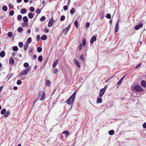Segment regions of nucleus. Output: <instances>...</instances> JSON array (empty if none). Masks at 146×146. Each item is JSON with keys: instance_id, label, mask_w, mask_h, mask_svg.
<instances>
[{"instance_id": "obj_41", "label": "nucleus", "mask_w": 146, "mask_h": 146, "mask_svg": "<svg viewBox=\"0 0 146 146\" xmlns=\"http://www.w3.org/2000/svg\"><path fill=\"white\" fill-rule=\"evenodd\" d=\"M14 11L13 10H12L9 12V14L11 16H13L14 15Z\"/></svg>"}, {"instance_id": "obj_62", "label": "nucleus", "mask_w": 146, "mask_h": 146, "mask_svg": "<svg viewBox=\"0 0 146 146\" xmlns=\"http://www.w3.org/2000/svg\"><path fill=\"white\" fill-rule=\"evenodd\" d=\"M143 127L144 128H146V123H145L143 125Z\"/></svg>"}, {"instance_id": "obj_2", "label": "nucleus", "mask_w": 146, "mask_h": 146, "mask_svg": "<svg viewBox=\"0 0 146 146\" xmlns=\"http://www.w3.org/2000/svg\"><path fill=\"white\" fill-rule=\"evenodd\" d=\"M74 100V98L70 96L66 101V103L69 105L71 104L72 103Z\"/></svg>"}, {"instance_id": "obj_58", "label": "nucleus", "mask_w": 146, "mask_h": 146, "mask_svg": "<svg viewBox=\"0 0 146 146\" xmlns=\"http://www.w3.org/2000/svg\"><path fill=\"white\" fill-rule=\"evenodd\" d=\"M39 30V28H38L37 27H36V28H35V31L36 32H38Z\"/></svg>"}, {"instance_id": "obj_30", "label": "nucleus", "mask_w": 146, "mask_h": 146, "mask_svg": "<svg viewBox=\"0 0 146 146\" xmlns=\"http://www.w3.org/2000/svg\"><path fill=\"white\" fill-rule=\"evenodd\" d=\"M28 25V23H27V22H24L22 24V27H25L27 26Z\"/></svg>"}, {"instance_id": "obj_32", "label": "nucleus", "mask_w": 146, "mask_h": 146, "mask_svg": "<svg viewBox=\"0 0 146 146\" xmlns=\"http://www.w3.org/2000/svg\"><path fill=\"white\" fill-rule=\"evenodd\" d=\"M62 134H65L66 136H67L69 134V132L68 131H64Z\"/></svg>"}, {"instance_id": "obj_8", "label": "nucleus", "mask_w": 146, "mask_h": 146, "mask_svg": "<svg viewBox=\"0 0 146 146\" xmlns=\"http://www.w3.org/2000/svg\"><path fill=\"white\" fill-rule=\"evenodd\" d=\"M119 20H118L117 21V22L115 26V33H116L119 30Z\"/></svg>"}, {"instance_id": "obj_28", "label": "nucleus", "mask_w": 146, "mask_h": 146, "mask_svg": "<svg viewBox=\"0 0 146 146\" xmlns=\"http://www.w3.org/2000/svg\"><path fill=\"white\" fill-rule=\"evenodd\" d=\"M82 42L83 46H85L86 43V41L85 39L84 38L82 39Z\"/></svg>"}, {"instance_id": "obj_27", "label": "nucleus", "mask_w": 146, "mask_h": 146, "mask_svg": "<svg viewBox=\"0 0 146 146\" xmlns=\"http://www.w3.org/2000/svg\"><path fill=\"white\" fill-rule=\"evenodd\" d=\"M75 11V9L74 8H72L71 10L70 13L71 14H73L74 13Z\"/></svg>"}, {"instance_id": "obj_52", "label": "nucleus", "mask_w": 146, "mask_h": 146, "mask_svg": "<svg viewBox=\"0 0 146 146\" xmlns=\"http://www.w3.org/2000/svg\"><path fill=\"white\" fill-rule=\"evenodd\" d=\"M68 8V7L67 5H65L63 7V9L65 11H66L67 10Z\"/></svg>"}, {"instance_id": "obj_4", "label": "nucleus", "mask_w": 146, "mask_h": 146, "mask_svg": "<svg viewBox=\"0 0 146 146\" xmlns=\"http://www.w3.org/2000/svg\"><path fill=\"white\" fill-rule=\"evenodd\" d=\"M71 26V24H70L69 25L66 27L65 29H63L62 31V32H65L64 34L66 35L67 33L68 32L70 29Z\"/></svg>"}, {"instance_id": "obj_23", "label": "nucleus", "mask_w": 146, "mask_h": 146, "mask_svg": "<svg viewBox=\"0 0 146 146\" xmlns=\"http://www.w3.org/2000/svg\"><path fill=\"white\" fill-rule=\"evenodd\" d=\"M53 73L54 74L57 73L58 72V70L57 68H54L53 69Z\"/></svg>"}, {"instance_id": "obj_46", "label": "nucleus", "mask_w": 146, "mask_h": 146, "mask_svg": "<svg viewBox=\"0 0 146 146\" xmlns=\"http://www.w3.org/2000/svg\"><path fill=\"white\" fill-rule=\"evenodd\" d=\"M65 19V17L63 15L61 16L60 17V20L61 21H62L64 20Z\"/></svg>"}, {"instance_id": "obj_21", "label": "nucleus", "mask_w": 146, "mask_h": 146, "mask_svg": "<svg viewBox=\"0 0 146 146\" xmlns=\"http://www.w3.org/2000/svg\"><path fill=\"white\" fill-rule=\"evenodd\" d=\"M102 102V99L101 98H98L96 101L97 103H100Z\"/></svg>"}, {"instance_id": "obj_64", "label": "nucleus", "mask_w": 146, "mask_h": 146, "mask_svg": "<svg viewBox=\"0 0 146 146\" xmlns=\"http://www.w3.org/2000/svg\"><path fill=\"white\" fill-rule=\"evenodd\" d=\"M42 3L44 5L46 4L45 1L43 0L42 2Z\"/></svg>"}, {"instance_id": "obj_6", "label": "nucleus", "mask_w": 146, "mask_h": 146, "mask_svg": "<svg viewBox=\"0 0 146 146\" xmlns=\"http://www.w3.org/2000/svg\"><path fill=\"white\" fill-rule=\"evenodd\" d=\"M143 26V24L141 23H140L138 25H137L135 27V29L136 30H138L140 28H142Z\"/></svg>"}, {"instance_id": "obj_12", "label": "nucleus", "mask_w": 146, "mask_h": 146, "mask_svg": "<svg viewBox=\"0 0 146 146\" xmlns=\"http://www.w3.org/2000/svg\"><path fill=\"white\" fill-rule=\"evenodd\" d=\"M141 86L143 87H146V82L144 80H142L141 82Z\"/></svg>"}, {"instance_id": "obj_24", "label": "nucleus", "mask_w": 146, "mask_h": 146, "mask_svg": "<svg viewBox=\"0 0 146 146\" xmlns=\"http://www.w3.org/2000/svg\"><path fill=\"white\" fill-rule=\"evenodd\" d=\"M2 9L4 11L6 12L7 10V7L6 5L3 6L2 7Z\"/></svg>"}, {"instance_id": "obj_20", "label": "nucleus", "mask_w": 146, "mask_h": 146, "mask_svg": "<svg viewBox=\"0 0 146 146\" xmlns=\"http://www.w3.org/2000/svg\"><path fill=\"white\" fill-rule=\"evenodd\" d=\"M29 44L27 43H26L24 46V49L26 50L28 48L29 46Z\"/></svg>"}, {"instance_id": "obj_19", "label": "nucleus", "mask_w": 146, "mask_h": 146, "mask_svg": "<svg viewBox=\"0 0 146 146\" xmlns=\"http://www.w3.org/2000/svg\"><path fill=\"white\" fill-rule=\"evenodd\" d=\"M28 16L29 18L32 19L33 17V14L32 13H28Z\"/></svg>"}, {"instance_id": "obj_56", "label": "nucleus", "mask_w": 146, "mask_h": 146, "mask_svg": "<svg viewBox=\"0 0 146 146\" xmlns=\"http://www.w3.org/2000/svg\"><path fill=\"white\" fill-rule=\"evenodd\" d=\"M40 36L39 35H38L36 36V39L37 41H38L40 39Z\"/></svg>"}, {"instance_id": "obj_29", "label": "nucleus", "mask_w": 146, "mask_h": 146, "mask_svg": "<svg viewBox=\"0 0 146 146\" xmlns=\"http://www.w3.org/2000/svg\"><path fill=\"white\" fill-rule=\"evenodd\" d=\"M6 112V110L5 109H3L1 111V113L2 115H3L5 114Z\"/></svg>"}, {"instance_id": "obj_37", "label": "nucleus", "mask_w": 146, "mask_h": 146, "mask_svg": "<svg viewBox=\"0 0 146 146\" xmlns=\"http://www.w3.org/2000/svg\"><path fill=\"white\" fill-rule=\"evenodd\" d=\"M74 25L76 28H78V23L77 21H75L74 22Z\"/></svg>"}, {"instance_id": "obj_61", "label": "nucleus", "mask_w": 146, "mask_h": 146, "mask_svg": "<svg viewBox=\"0 0 146 146\" xmlns=\"http://www.w3.org/2000/svg\"><path fill=\"white\" fill-rule=\"evenodd\" d=\"M33 59H36V56L35 54H34L33 55Z\"/></svg>"}, {"instance_id": "obj_1", "label": "nucleus", "mask_w": 146, "mask_h": 146, "mask_svg": "<svg viewBox=\"0 0 146 146\" xmlns=\"http://www.w3.org/2000/svg\"><path fill=\"white\" fill-rule=\"evenodd\" d=\"M30 69V67L28 68L27 69H25V70H22L20 74H19L20 76H21L23 75H26L29 72Z\"/></svg>"}, {"instance_id": "obj_43", "label": "nucleus", "mask_w": 146, "mask_h": 146, "mask_svg": "<svg viewBox=\"0 0 146 146\" xmlns=\"http://www.w3.org/2000/svg\"><path fill=\"white\" fill-rule=\"evenodd\" d=\"M35 8L34 7H31L30 8V11L31 12H33L35 11Z\"/></svg>"}, {"instance_id": "obj_47", "label": "nucleus", "mask_w": 146, "mask_h": 146, "mask_svg": "<svg viewBox=\"0 0 146 146\" xmlns=\"http://www.w3.org/2000/svg\"><path fill=\"white\" fill-rule=\"evenodd\" d=\"M13 35V33L11 32H9L7 34V36H8L11 37Z\"/></svg>"}, {"instance_id": "obj_34", "label": "nucleus", "mask_w": 146, "mask_h": 146, "mask_svg": "<svg viewBox=\"0 0 146 146\" xmlns=\"http://www.w3.org/2000/svg\"><path fill=\"white\" fill-rule=\"evenodd\" d=\"M22 19V16L21 15H19L17 17V19L18 21L21 20Z\"/></svg>"}, {"instance_id": "obj_31", "label": "nucleus", "mask_w": 146, "mask_h": 146, "mask_svg": "<svg viewBox=\"0 0 146 146\" xmlns=\"http://www.w3.org/2000/svg\"><path fill=\"white\" fill-rule=\"evenodd\" d=\"M32 42V39L31 37L29 38L27 40V42H26V43H27L28 44L31 43Z\"/></svg>"}, {"instance_id": "obj_26", "label": "nucleus", "mask_w": 146, "mask_h": 146, "mask_svg": "<svg viewBox=\"0 0 146 146\" xmlns=\"http://www.w3.org/2000/svg\"><path fill=\"white\" fill-rule=\"evenodd\" d=\"M12 49L13 50L16 51L18 50V49L17 46H15L12 48Z\"/></svg>"}, {"instance_id": "obj_7", "label": "nucleus", "mask_w": 146, "mask_h": 146, "mask_svg": "<svg viewBox=\"0 0 146 146\" xmlns=\"http://www.w3.org/2000/svg\"><path fill=\"white\" fill-rule=\"evenodd\" d=\"M54 20L53 19L51 18L49 20V21L48 22V27H51L52 26V24L54 23Z\"/></svg>"}, {"instance_id": "obj_11", "label": "nucleus", "mask_w": 146, "mask_h": 146, "mask_svg": "<svg viewBox=\"0 0 146 146\" xmlns=\"http://www.w3.org/2000/svg\"><path fill=\"white\" fill-rule=\"evenodd\" d=\"M15 63V60L12 57L10 58L9 59V63L10 64L13 65Z\"/></svg>"}, {"instance_id": "obj_57", "label": "nucleus", "mask_w": 146, "mask_h": 146, "mask_svg": "<svg viewBox=\"0 0 146 146\" xmlns=\"http://www.w3.org/2000/svg\"><path fill=\"white\" fill-rule=\"evenodd\" d=\"M104 12L102 11V12H101V13L100 14V16L103 17V16H104Z\"/></svg>"}, {"instance_id": "obj_49", "label": "nucleus", "mask_w": 146, "mask_h": 146, "mask_svg": "<svg viewBox=\"0 0 146 146\" xmlns=\"http://www.w3.org/2000/svg\"><path fill=\"white\" fill-rule=\"evenodd\" d=\"M50 84L51 82L49 80H48L46 81V84L48 86H49L50 85Z\"/></svg>"}, {"instance_id": "obj_36", "label": "nucleus", "mask_w": 146, "mask_h": 146, "mask_svg": "<svg viewBox=\"0 0 146 146\" xmlns=\"http://www.w3.org/2000/svg\"><path fill=\"white\" fill-rule=\"evenodd\" d=\"M114 131L113 130H111L109 131V134L110 135H113L114 134Z\"/></svg>"}, {"instance_id": "obj_44", "label": "nucleus", "mask_w": 146, "mask_h": 146, "mask_svg": "<svg viewBox=\"0 0 146 146\" xmlns=\"http://www.w3.org/2000/svg\"><path fill=\"white\" fill-rule=\"evenodd\" d=\"M106 17L108 19H110L111 18V15L109 13L107 14L106 16Z\"/></svg>"}, {"instance_id": "obj_60", "label": "nucleus", "mask_w": 146, "mask_h": 146, "mask_svg": "<svg viewBox=\"0 0 146 146\" xmlns=\"http://www.w3.org/2000/svg\"><path fill=\"white\" fill-rule=\"evenodd\" d=\"M141 64H140L138 65L135 68H137L140 67L141 66Z\"/></svg>"}, {"instance_id": "obj_18", "label": "nucleus", "mask_w": 146, "mask_h": 146, "mask_svg": "<svg viewBox=\"0 0 146 146\" xmlns=\"http://www.w3.org/2000/svg\"><path fill=\"white\" fill-rule=\"evenodd\" d=\"M5 55V52L3 51H2L0 53V56L1 57H3Z\"/></svg>"}, {"instance_id": "obj_42", "label": "nucleus", "mask_w": 146, "mask_h": 146, "mask_svg": "<svg viewBox=\"0 0 146 146\" xmlns=\"http://www.w3.org/2000/svg\"><path fill=\"white\" fill-rule=\"evenodd\" d=\"M76 91H75L73 94L71 96V97H73V98L75 99V96L76 95Z\"/></svg>"}, {"instance_id": "obj_9", "label": "nucleus", "mask_w": 146, "mask_h": 146, "mask_svg": "<svg viewBox=\"0 0 146 146\" xmlns=\"http://www.w3.org/2000/svg\"><path fill=\"white\" fill-rule=\"evenodd\" d=\"M74 62L76 65L79 68L80 67V64L78 60L76 59H74Z\"/></svg>"}, {"instance_id": "obj_16", "label": "nucleus", "mask_w": 146, "mask_h": 146, "mask_svg": "<svg viewBox=\"0 0 146 146\" xmlns=\"http://www.w3.org/2000/svg\"><path fill=\"white\" fill-rule=\"evenodd\" d=\"M125 76H123L122 78L118 82L117 84V86L118 85H119L121 84L123 79H124V77H125Z\"/></svg>"}, {"instance_id": "obj_39", "label": "nucleus", "mask_w": 146, "mask_h": 146, "mask_svg": "<svg viewBox=\"0 0 146 146\" xmlns=\"http://www.w3.org/2000/svg\"><path fill=\"white\" fill-rule=\"evenodd\" d=\"M23 66L27 68L29 67V64L28 63L26 62L24 63Z\"/></svg>"}, {"instance_id": "obj_17", "label": "nucleus", "mask_w": 146, "mask_h": 146, "mask_svg": "<svg viewBox=\"0 0 146 146\" xmlns=\"http://www.w3.org/2000/svg\"><path fill=\"white\" fill-rule=\"evenodd\" d=\"M27 11V9L25 8H23L21 9V12L22 14H25L26 13Z\"/></svg>"}, {"instance_id": "obj_54", "label": "nucleus", "mask_w": 146, "mask_h": 146, "mask_svg": "<svg viewBox=\"0 0 146 146\" xmlns=\"http://www.w3.org/2000/svg\"><path fill=\"white\" fill-rule=\"evenodd\" d=\"M83 45L81 43L79 46V50H80L82 48Z\"/></svg>"}, {"instance_id": "obj_53", "label": "nucleus", "mask_w": 146, "mask_h": 146, "mask_svg": "<svg viewBox=\"0 0 146 146\" xmlns=\"http://www.w3.org/2000/svg\"><path fill=\"white\" fill-rule=\"evenodd\" d=\"M80 58L81 60H82L83 61L84 60V58L83 55L82 54H81L80 56Z\"/></svg>"}, {"instance_id": "obj_59", "label": "nucleus", "mask_w": 146, "mask_h": 146, "mask_svg": "<svg viewBox=\"0 0 146 146\" xmlns=\"http://www.w3.org/2000/svg\"><path fill=\"white\" fill-rule=\"evenodd\" d=\"M33 52V48H31L29 52H28V53L29 54V53H30L32 52Z\"/></svg>"}, {"instance_id": "obj_5", "label": "nucleus", "mask_w": 146, "mask_h": 146, "mask_svg": "<svg viewBox=\"0 0 146 146\" xmlns=\"http://www.w3.org/2000/svg\"><path fill=\"white\" fill-rule=\"evenodd\" d=\"M105 91V89L104 88H102L101 89L100 92V94L99 96V97H102L104 94Z\"/></svg>"}, {"instance_id": "obj_22", "label": "nucleus", "mask_w": 146, "mask_h": 146, "mask_svg": "<svg viewBox=\"0 0 146 146\" xmlns=\"http://www.w3.org/2000/svg\"><path fill=\"white\" fill-rule=\"evenodd\" d=\"M23 20L25 22H27L28 21V18L27 16H25L23 18Z\"/></svg>"}, {"instance_id": "obj_10", "label": "nucleus", "mask_w": 146, "mask_h": 146, "mask_svg": "<svg viewBox=\"0 0 146 146\" xmlns=\"http://www.w3.org/2000/svg\"><path fill=\"white\" fill-rule=\"evenodd\" d=\"M96 37L95 36H93L91 39L90 42L91 44H93L94 41H96Z\"/></svg>"}, {"instance_id": "obj_13", "label": "nucleus", "mask_w": 146, "mask_h": 146, "mask_svg": "<svg viewBox=\"0 0 146 146\" xmlns=\"http://www.w3.org/2000/svg\"><path fill=\"white\" fill-rule=\"evenodd\" d=\"M46 97V95L44 93V92H43L42 95L41 97L40 98V100H44Z\"/></svg>"}, {"instance_id": "obj_55", "label": "nucleus", "mask_w": 146, "mask_h": 146, "mask_svg": "<svg viewBox=\"0 0 146 146\" xmlns=\"http://www.w3.org/2000/svg\"><path fill=\"white\" fill-rule=\"evenodd\" d=\"M90 26V23L89 22H88L86 23V27L87 28H88Z\"/></svg>"}, {"instance_id": "obj_14", "label": "nucleus", "mask_w": 146, "mask_h": 146, "mask_svg": "<svg viewBox=\"0 0 146 146\" xmlns=\"http://www.w3.org/2000/svg\"><path fill=\"white\" fill-rule=\"evenodd\" d=\"M11 113V111L9 110H8L4 115V116L5 117H7Z\"/></svg>"}, {"instance_id": "obj_50", "label": "nucleus", "mask_w": 146, "mask_h": 146, "mask_svg": "<svg viewBox=\"0 0 146 146\" xmlns=\"http://www.w3.org/2000/svg\"><path fill=\"white\" fill-rule=\"evenodd\" d=\"M17 84L19 85L21 84H22L21 81L20 80H18L17 81Z\"/></svg>"}, {"instance_id": "obj_45", "label": "nucleus", "mask_w": 146, "mask_h": 146, "mask_svg": "<svg viewBox=\"0 0 146 146\" xmlns=\"http://www.w3.org/2000/svg\"><path fill=\"white\" fill-rule=\"evenodd\" d=\"M19 46L20 48L22 47L23 46V43L22 42H20L19 43Z\"/></svg>"}, {"instance_id": "obj_63", "label": "nucleus", "mask_w": 146, "mask_h": 146, "mask_svg": "<svg viewBox=\"0 0 146 146\" xmlns=\"http://www.w3.org/2000/svg\"><path fill=\"white\" fill-rule=\"evenodd\" d=\"M13 89L14 90H17L18 89V88L17 86H14L13 88Z\"/></svg>"}, {"instance_id": "obj_40", "label": "nucleus", "mask_w": 146, "mask_h": 146, "mask_svg": "<svg viewBox=\"0 0 146 146\" xmlns=\"http://www.w3.org/2000/svg\"><path fill=\"white\" fill-rule=\"evenodd\" d=\"M46 18L45 16H42L40 19V21H44L45 20Z\"/></svg>"}, {"instance_id": "obj_33", "label": "nucleus", "mask_w": 146, "mask_h": 146, "mask_svg": "<svg viewBox=\"0 0 146 146\" xmlns=\"http://www.w3.org/2000/svg\"><path fill=\"white\" fill-rule=\"evenodd\" d=\"M43 58L42 56H39L38 58V60L39 61L41 62Z\"/></svg>"}, {"instance_id": "obj_15", "label": "nucleus", "mask_w": 146, "mask_h": 146, "mask_svg": "<svg viewBox=\"0 0 146 146\" xmlns=\"http://www.w3.org/2000/svg\"><path fill=\"white\" fill-rule=\"evenodd\" d=\"M58 62V60L57 59L52 64L53 67H55L57 65Z\"/></svg>"}, {"instance_id": "obj_35", "label": "nucleus", "mask_w": 146, "mask_h": 146, "mask_svg": "<svg viewBox=\"0 0 146 146\" xmlns=\"http://www.w3.org/2000/svg\"><path fill=\"white\" fill-rule=\"evenodd\" d=\"M42 49L41 47H38L37 48V51L38 52H41L42 51Z\"/></svg>"}, {"instance_id": "obj_25", "label": "nucleus", "mask_w": 146, "mask_h": 146, "mask_svg": "<svg viewBox=\"0 0 146 146\" xmlns=\"http://www.w3.org/2000/svg\"><path fill=\"white\" fill-rule=\"evenodd\" d=\"M47 38V36L46 35H43L41 37V39L43 40H44L46 39Z\"/></svg>"}, {"instance_id": "obj_3", "label": "nucleus", "mask_w": 146, "mask_h": 146, "mask_svg": "<svg viewBox=\"0 0 146 146\" xmlns=\"http://www.w3.org/2000/svg\"><path fill=\"white\" fill-rule=\"evenodd\" d=\"M134 89L137 92L141 91L142 90L141 87L139 85H136L134 87Z\"/></svg>"}, {"instance_id": "obj_38", "label": "nucleus", "mask_w": 146, "mask_h": 146, "mask_svg": "<svg viewBox=\"0 0 146 146\" xmlns=\"http://www.w3.org/2000/svg\"><path fill=\"white\" fill-rule=\"evenodd\" d=\"M41 10L39 9H37L36 10V12L37 14V15L41 12Z\"/></svg>"}, {"instance_id": "obj_51", "label": "nucleus", "mask_w": 146, "mask_h": 146, "mask_svg": "<svg viewBox=\"0 0 146 146\" xmlns=\"http://www.w3.org/2000/svg\"><path fill=\"white\" fill-rule=\"evenodd\" d=\"M43 31H44L45 33H49V31L48 29H46V28H45L44 29V30Z\"/></svg>"}, {"instance_id": "obj_48", "label": "nucleus", "mask_w": 146, "mask_h": 146, "mask_svg": "<svg viewBox=\"0 0 146 146\" xmlns=\"http://www.w3.org/2000/svg\"><path fill=\"white\" fill-rule=\"evenodd\" d=\"M23 30V28L22 27H19L18 28V31L20 33L22 32Z\"/></svg>"}]
</instances>
